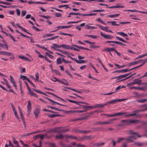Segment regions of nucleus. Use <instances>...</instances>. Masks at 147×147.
Returning a JSON list of instances; mask_svg holds the SVG:
<instances>
[{
    "label": "nucleus",
    "mask_w": 147,
    "mask_h": 147,
    "mask_svg": "<svg viewBox=\"0 0 147 147\" xmlns=\"http://www.w3.org/2000/svg\"><path fill=\"white\" fill-rule=\"evenodd\" d=\"M79 15V16H82L83 14L79 13H74V12H70L69 13V15L67 16V17H70L71 16V15Z\"/></svg>",
    "instance_id": "obj_15"
},
{
    "label": "nucleus",
    "mask_w": 147,
    "mask_h": 147,
    "mask_svg": "<svg viewBox=\"0 0 147 147\" xmlns=\"http://www.w3.org/2000/svg\"><path fill=\"white\" fill-rule=\"evenodd\" d=\"M124 11H131V12H138L139 13V12H141L140 11H138L136 9L126 10H124Z\"/></svg>",
    "instance_id": "obj_50"
},
{
    "label": "nucleus",
    "mask_w": 147,
    "mask_h": 147,
    "mask_svg": "<svg viewBox=\"0 0 147 147\" xmlns=\"http://www.w3.org/2000/svg\"><path fill=\"white\" fill-rule=\"evenodd\" d=\"M140 121L138 120H132L131 119H125L121 120V122L123 123V126L131 125V124L134 125L138 123Z\"/></svg>",
    "instance_id": "obj_1"
},
{
    "label": "nucleus",
    "mask_w": 147,
    "mask_h": 147,
    "mask_svg": "<svg viewBox=\"0 0 147 147\" xmlns=\"http://www.w3.org/2000/svg\"><path fill=\"white\" fill-rule=\"evenodd\" d=\"M72 46H74V47H76L77 48H78L79 49H84V50H89V51H91V50L88 49V48H85V47H81V46H78V45H71Z\"/></svg>",
    "instance_id": "obj_16"
},
{
    "label": "nucleus",
    "mask_w": 147,
    "mask_h": 147,
    "mask_svg": "<svg viewBox=\"0 0 147 147\" xmlns=\"http://www.w3.org/2000/svg\"><path fill=\"white\" fill-rule=\"evenodd\" d=\"M0 54L9 56L11 55V53L8 52L0 51Z\"/></svg>",
    "instance_id": "obj_14"
},
{
    "label": "nucleus",
    "mask_w": 147,
    "mask_h": 147,
    "mask_svg": "<svg viewBox=\"0 0 147 147\" xmlns=\"http://www.w3.org/2000/svg\"><path fill=\"white\" fill-rule=\"evenodd\" d=\"M73 26V25H71L70 26H58L56 28H57L58 29L59 28H70L72 26Z\"/></svg>",
    "instance_id": "obj_21"
},
{
    "label": "nucleus",
    "mask_w": 147,
    "mask_h": 147,
    "mask_svg": "<svg viewBox=\"0 0 147 147\" xmlns=\"http://www.w3.org/2000/svg\"><path fill=\"white\" fill-rule=\"evenodd\" d=\"M116 103H117L116 100L114 99L108 102L107 103V104H115Z\"/></svg>",
    "instance_id": "obj_37"
},
{
    "label": "nucleus",
    "mask_w": 147,
    "mask_h": 147,
    "mask_svg": "<svg viewBox=\"0 0 147 147\" xmlns=\"http://www.w3.org/2000/svg\"><path fill=\"white\" fill-rule=\"evenodd\" d=\"M84 35L85 36H88L89 37H90L93 39H96L97 38V36H94V35H91L85 34Z\"/></svg>",
    "instance_id": "obj_41"
},
{
    "label": "nucleus",
    "mask_w": 147,
    "mask_h": 147,
    "mask_svg": "<svg viewBox=\"0 0 147 147\" xmlns=\"http://www.w3.org/2000/svg\"><path fill=\"white\" fill-rule=\"evenodd\" d=\"M65 88H67V89H70V90H73V91H74L77 92H78V93H80V94H82V93L80 91H78V90H76V89H74V88H70V87H65Z\"/></svg>",
    "instance_id": "obj_26"
},
{
    "label": "nucleus",
    "mask_w": 147,
    "mask_h": 147,
    "mask_svg": "<svg viewBox=\"0 0 147 147\" xmlns=\"http://www.w3.org/2000/svg\"><path fill=\"white\" fill-rule=\"evenodd\" d=\"M117 139H117V142L118 143H119L121 141H122L123 140H125V138H117Z\"/></svg>",
    "instance_id": "obj_45"
},
{
    "label": "nucleus",
    "mask_w": 147,
    "mask_h": 147,
    "mask_svg": "<svg viewBox=\"0 0 147 147\" xmlns=\"http://www.w3.org/2000/svg\"><path fill=\"white\" fill-rule=\"evenodd\" d=\"M4 46H5V47L7 49V50H8V47L7 42H5V44L4 45H3L0 42V47H3Z\"/></svg>",
    "instance_id": "obj_36"
},
{
    "label": "nucleus",
    "mask_w": 147,
    "mask_h": 147,
    "mask_svg": "<svg viewBox=\"0 0 147 147\" xmlns=\"http://www.w3.org/2000/svg\"><path fill=\"white\" fill-rule=\"evenodd\" d=\"M100 34L101 36L103 37L105 39H110L113 38L112 36L108 35L105 34H103L101 32H100Z\"/></svg>",
    "instance_id": "obj_6"
},
{
    "label": "nucleus",
    "mask_w": 147,
    "mask_h": 147,
    "mask_svg": "<svg viewBox=\"0 0 147 147\" xmlns=\"http://www.w3.org/2000/svg\"><path fill=\"white\" fill-rule=\"evenodd\" d=\"M62 61L60 58H58L57 60V63L59 65L61 64Z\"/></svg>",
    "instance_id": "obj_47"
},
{
    "label": "nucleus",
    "mask_w": 147,
    "mask_h": 147,
    "mask_svg": "<svg viewBox=\"0 0 147 147\" xmlns=\"http://www.w3.org/2000/svg\"><path fill=\"white\" fill-rule=\"evenodd\" d=\"M68 6V5H59L58 6V7L59 8H61L62 7H67L65 8V9L67 8H71L70 7H67V6Z\"/></svg>",
    "instance_id": "obj_49"
},
{
    "label": "nucleus",
    "mask_w": 147,
    "mask_h": 147,
    "mask_svg": "<svg viewBox=\"0 0 147 147\" xmlns=\"http://www.w3.org/2000/svg\"><path fill=\"white\" fill-rule=\"evenodd\" d=\"M46 136V135H44V134L43 135L40 134L39 135V137L42 140H43L44 139V136Z\"/></svg>",
    "instance_id": "obj_62"
},
{
    "label": "nucleus",
    "mask_w": 147,
    "mask_h": 147,
    "mask_svg": "<svg viewBox=\"0 0 147 147\" xmlns=\"http://www.w3.org/2000/svg\"><path fill=\"white\" fill-rule=\"evenodd\" d=\"M47 107H49L51 109H54L55 110L59 111H63V110H62V109H58V108H56L54 107L51 106H47Z\"/></svg>",
    "instance_id": "obj_28"
},
{
    "label": "nucleus",
    "mask_w": 147,
    "mask_h": 147,
    "mask_svg": "<svg viewBox=\"0 0 147 147\" xmlns=\"http://www.w3.org/2000/svg\"><path fill=\"white\" fill-rule=\"evenodd\" d=\"M55 138L57 139H62L63 138V136L62 134H60L58 135H57L55 136Z\"/></svg>",
    "instance_id": "obj_31"
},
{
    "label": "nucleus",
    "mask_w": 147,
    "mask_h": 147,
    "mask_svg": "<svg viewBox=\"0 0 147 147\" xmlns=\"http://www.w3.org/2000/svg\"><path fill=\"white\" fill-rule=\"evenodd\" d=\"M76 147H86V146L84 145L79 144L76 145Z\"/></svg>",
    "instance_id": "obj_64"
},
{
    "label": "nucleus",
    "mask_w": 147,
    "mask_h": 147,
    "mask_svg": "<svg viewBox=\"0 0 147 147\" xmlns=\"http://www.w3.org/2000/svg\"><path fill=\"white\" fill-rule=\"evenodd\" d=\"M58 82L61 83V84H63V85H65V86H68L69 85V84L67 83H66L64 82H63V81L61 80H59L58 81Z\"/></svg>",
    "instance_id": "obj_59"
},
{
    "label": "nucleus",
    "mask_w": 147,
    "mask_h": 147,
    "mask_svg": "<svg viewBox=\"0 0 147 147\" xmlns=\"http://www.w3.org/2000/svg\"><path fill=\"white\" fill-rule=\"evenodd\" d=\"M107 105V103L105 104L104 105H102L101 104H96V105L94 107H92L93 108H103L104 106L106 105Z\"/></svg>",
    "instance_id": "obj_17"
},
{
    "label": "nucleus",
    "mask_w": 147,
    "mask_h": 147,
    "mask_svg": "<svg viewBox=\"0 0 147 147\" xmlns=\"http://www.w3.org/2000/svg\"><path fill=\"white\" fill-rule=\"evenodd\" d=\"M62 47L63 48L65 49H72V47H71L69 45L63 44L62 45Z\"/></svg>",
    "instance_id": "obj_19"
},
{
    "label": "nucleus",
    "mask_w": 147,
    "mask_h": 147,
    "mask_svg": "<svg viewBox=\"0 0 147 147\" xmlns=\"http://www.w3.org/2000/svg\"><path fill=\"white\" fill-rule=\"evenodd\" d=\"M20 142H21L22 144L23 145V146L24 147L27 146V147H29L27 144H25L23 141L22 140H20Z\"/></svg>",
    "instance_id": "obj_60"
},
{
    "label": "nucleus",
    "mask_w": 147,
    "mask_h": 147,
    "mask_svg": "<svg viewBox=\"0 0 147 147\" xmlns=\"http://www.w3.org/2000/svg\"><path fill=\"white\" fill-rule=\"evenodd\" d=\"M53 71L57 75H61V74L60 72L58 71H57V70L54 69Z\"/></svg>",
    "instance_id": "obj_63"
},
{
    "label": "nucleus",
    "mask_w": 147,
    "mask_h": 147,
    "mask_svg": "<svg viewBox=\"0 0 147 147\" xmlns=\"http://www.w3.org/2000/svg\"><path fill=\"white\" fill-rule=\"evenodd\" d=\"M124 7L123 6L116 5V6H112L107 7V8H109L111 9V8H123Z\"/></svg>",
    "instance_id": "obj_29"
},
{
    "label": "nucleus",
    "mask_w": 147,
    "mask_h": 147,
    "mask_svg": "<svg viewBox=\"0 0 147 147\" xmlns=\"http://www.w3.org/2000/svg\"><path fill=\"white\" fill-rule=\"evenodd\" d=\"M82 107V109H84L83 111H86L85 112H86L87 111L90 110V108H93L92 106H87L86 105H82V106H81Z\"/></svg>",
    "instance_id": "obj_7"
},
{
    "label": "nucleus",
    "mask_w": 147,
    "mask_h": 147,
    "mask_svg": "<svg viewBox=\"0 0 147 147\" xmlns=\"http://www.w3.org/2000/svg\"><path fill=\"white\" fill-rule=\"evenodd\" d=\"M104 142H102L101 143H96L94 144V145L95 146H101L105 144Z\"/></svg>",
    "instance_id": "obj_39"
},
{
    "label": "nucleus",
    "mask_w": 147,
    "mask_h": 147,
    "mask_svg": "<svg viewBox=\"0 0 147 147\" xmlns=\"http://www.w3.org/2000/svg\"><path fill=\"white\" fill-rule=\"evenodd\" d=\"M134 145H135L137 146H142L143 145V144L142 143H140L139 142H135L134 143Z\"/></svg>",
    "instance_id": "obj_57"
},
{
    "label": "nucleus",
    "mask_w": 147,
    "mask_h": 147,
    "mask_svg": "<svg viewBox=\"0 0 147 147\" xmlns=\"http://www.w3.org/2000/svg\"><path fill=\"white\" fill-rule=\"evenodd\" d=\"M116 38L121 41V42H126V43H128V42H127V41H125V40H124L122 38H120L118 36H116Z\"/></svg>",
    "instance_id": "obj_35"
},
{
    "label": "nucleus",
    "mask_w": 147,
    "mask_h": 147,
    "mask_svg": "<svg viewBox=\"0 0 147 147\" xmlns=\"http://www.w3.org/2000/svg\"><path fill=\"white\" fill-rule=\"evenodd\" d=\"M143 65V64H141L140 65H138V66H137L136 67H134L133 68H131V69H129V68H128V71H130L132 70L133 69H136L142 66Z\"/></svg>",
    "instance_id": "obj_42"
},
{
    "label": "nucleus",
    "mask_w": 147,
    "mask_h": 147,
    "mask_svg": "<svg viewBox=\"0 0 147 147\" xmlns=\"http://www.w3.org/2000/svg\"><path fill=\"white\" fill-rule=\"evenodd\" d=\"M31 103L30 100H29L28 102V105L27 106V112L29 114L30 113V110L31 109Z\"/></svg>",
    "instance_id": "obj_13"
},
{
    "label": "nucleus",
    "mask_w": 147,
    "mask_h": 147,
    "mask_svg": "<svg viewBox=\"0 0 147 147\" xmlns=\"http://www.w3.org/2000/svg\"><path fill=\"white\" fill-rule=\"evenodd\" d=\"M127 113L126 112H119L116 113L114 114L115 116H120L127 114Z\"/></svg>",
    "instance_id": "obj_23"
},
{
    "label": "nucleus",
    "mask_w": 147,
    "mask_h": 147,
    "mask_svg": "<svg viewBox=\"0 0 147 147\" xmlns=\"http://www.w3.org/2000/svg\"><path fill=\"white\" fill-rule=\"evenodd\" d=\"M110 122H108V121H99L94 123L93 125H104L105 124H110Z\"/></svg>",
    "instance_id": "obj_4"
},
{
    "label": "nucleus",
    "mask_w": 147,
    "mask_h": 147,
    "mask_svg": "<svg viewBox=\"0 0 147 147\" xmlns=\"http://www.w3.org/2000/svg\"><path fill=\"white\" fill-rule=\"evenodd\" d=\"M99 111H98L97 110H96L93 112H90L89 113H86V115H87V116L88 117L92 115H94V113H98Z\"/></svg>",
    "instance_id": "obj_25"
},
{
    "label": "nucleus",
    "mask_w": 147,
    "mask_h": 147,
    "mask_svg": "<svg viewBox=\"0 0 147 147\" xmlns=\"http://www.w3.org/2000/svg\"><path fill=\"white\" fill-rule=\"evenodd\" d=\"M135 81V84H141L142 80H138V79H135L134 80Z\"/></svg>",
    "instance_id": "obj_30"
},
{
    "label": "nucleus",
    "mask_w": 147,
    "mask_h": 147,
    "mask_svg": "<svg viewBox=\"0 0 147 147\" xmlns=\"http://www.w3.org/2000/svg\"><path fill=\"white\" fill-rule=\"evenodd\" d=\"M60 145L62 147H71L72 146L70 145L65 144L62 142H60Z\"/></svg>",
    "instance_id": "obj_27"
},
{
    "label": "nucleus",
    "mask_w": 147,
    "mask_h": 147,
    "mask_svg": "<svg viewBox=\"0 0 147 147\" xmlns=\"http://www.w3.org/2000/svg\"><path fill=\"white\" fill-rule=\"evenodd\" d=\"M118 34L122 36L123 37L127 36V34H125L123 32H118L117 33Z\"/></svg>",
    "instance_id": "obj_32"
},
{
    "label": "nucleus",
    "mask_w": 147,
    "mask_h": 147,
    "mask_svg": "<svg viewBox=\"0 0 147 147\" xmlns=\"http://www.w3.org/2000/svg\"><path fill=\"white\" fill-rule=\"evenodd\" d=\"M124 76H125V75H124L123 74L120 75V76H116L114 78H111V79H116V80H117V81L119 80H119H121V79H122V78H124L125 77H124Z\"/></svg>",
    "instance_id": "obj_12"
},
{
    "label": "nucleus",
    "mask_w": 147,
    "mask_h": 147,
    "mask_svg": "<svg viewBox=\"0 0 147 147\" xmlns=\"http://www.w3.org/2000/svg\"><path fill=\"white\" fill-rule=\"evenodd\" d=\"M67 55L68 57L69 58H70V59H72L73 60H74V59H75V58H73L70 56H74L73 54L71 53H69L68 52V53H67Z\"/></svg>",
    "instance_id": "obj_33"
},
{
    "label": "nucleus",
    "mask_w": 147,
    "mask_h": 147,
    "mask_svg": "<svg viewBox=\"0 0 147 147\" xmlns=\"http://www.w3.org/2000/svg\"><path fill=\"white\" fill-rule=\"evenodd\" d=\"M48 116L50 118H53L57 116L61 117L62 115L59 114H49Z\"/></svg>",
    "instance_id": "obj_24"
},
{
    "label": "nucleus",
    "mask_w": 147,
    "mask_h": 147,
    "mask_svg": "<svg viewBox=\"0 0 147 147\" xmlns=\"http://www.w3.org/2000/svg\"><path fill=\"white\" fill-rule=\"evenodd\" d=\"M8 88L9 89V90L10 92L14 93L15 94H16L14 92L13 90L11 88V87L10 86L9 84L7 85Z\"/></svg>",
    "instance_id": "obj_51"
},
{
    "label": "nucleus",
    "mask_w": 147,
    "mask_h": 147,
    "mask_svg": "<svg viewBox=\"0 0 147 147\" xmlns=\"http://www.w3.org/2000/svg\"><path fill=\"white\" fill-rule=\"evenodd\" d=\"M115 51V49L114 48H105L103 50V51H106L110 52L111 51Z\"/></svg>",
    "instance_id": "obj_18"
},
{
    "label": "nucleus",
    "mask_w": 147,
    "mask_h": 147,
    "mask_svg": "<svg viewBox=\"0 0 147 147\" xmlns=\"http://www.w3.org/2000/svg\"><path fill=\"white\" fill-rule=\"evenodd\" d=\"M119 14L117 13L116 14H114L112 15H109L107 16V17L110 18H115L119 16Z\"/></svg>",
    "instance_id": "obj_34"
},
{
    "label": "nucleus",
    "mask_w": 147,
    "mask_h": 147,
    "mask_svg": "<svg viewBox=\"0 0 147 147\" xmlns=\"http://www.w3.org/2000/svg\"><path fill=\"white\" fill-rule=\"evenodd\" d=\"M61 128V127H56L50 129L49 132L58 133H63L62 129H60Z\"/></svg>",
    "instance_id": "obj_2"
},
{
    "label": "nucleus",
    "mask_w": 147,
    "mask_h": 147,
    "mask_svg": "<svg viewBox=\"0 0 147 147\" xmlns=\"http://www.w3.org/2000/svg\"><path fill=\"white\" fill-rule=\"evenodd\" d=\"M125 140L126 142L131 143L134 142V140L132 138L131 136H128L127 138L125 139Z\"/></svg>",
    "instance_id": "obj_9"
},
{
    "label": "nucleus",
    "mask_w": 147,
    "mask_h": 147,
    "mask_svg": "<svg viewBox=\"0 0 147 147\" xmlns=\"http://www.w3.org/2000/svg\"><path fill=\"white\" fill-rule=\"evenodd\" d=\"M147 101V99H142L137 100V102L141 103H143Z\"/></svg>",
    "instance_id": "obj_44"
},
{
    "label": "nucleus",
    "mask_w": 147,
    "mask_h": 147,
    "mask_svg": "<svg viewBox=\"0 0 147 147\" xmlns=\"http://www.w3.org/2000/svg\"><path fill=\"white\" fill-rule=\"evenodd\" d=\"M96 14V13H92L88 14H83V16H90L94 15H95Z\"/></svg>",
    "instance_id": "obj_48"
},
{
    "label": "nucleus",
    "mask_w": 147,
    "mask_h": 147,
    "mask_svg": "<svg viewBox=\"0 0 147 147\" xmlns=\"http://www.w3.org/2000/svg\"><path fill=\"white\" fill-rule=\"evenodd\" d=\"M93 137L91 136H87L84 137V138L88 140L89 139H92L93 138Z\"/></svg>",
    "instance_id": "obj_56"
},
{
    "label": "nucleus",
    "mask_w": 147,
    "mask_h": 147,
    "mask_svg": "<svg viewBox=\"0 0 147 147\" xmlns=\"http://www.w3.org/2000/svg\"><path fill=\"white\" fill-rule=\"evenodd\" d=\"M101 128V127H97L96 128H95V127L93 128H92V129L94 131H100V129Z\"/></svg>",
    "instance_id": "obj_46"
},
{
    "label": "nucleus",
    "mask_w": 147,
    "mask_h": 147,
    "mask_svg": "<svg viewBox=\"0 0 147 147\" xmlns=\"http://www.w3.org/2000/svg\"><path fill=\"white\" fill-rule=\"evenodd\" d=\"M28 3L29 4H36V3H38V4H46L48 3L47 2H42L40 1H29L28 2Z\"/></svg>",
    "instance_id": "obj_11"
},
{
    "label": "nucleus",
    "mask_w": 147,
    "mask_h": 147,
    "mask_svg": "<svg viewBox=\"0 0 147 147\" xmlns=\"http://www.w3.org/2000/svg\"><path fill=\"white\" fill-rule=\"evenodd\" d=\"M108 28V27H105L104 28L105 29L104 31H105L107 32L112 33V32L111 30L107 29Z\"/></svg>",
    "instance_id": "obj_61"
},
{
    "label": "nucleus",
    "mask_w": 147,
    "mask_h": 147,
    "mask_svg": "<svg viewBox=\"0 0 147 147\" xmlns=\"http://www.w3.org/2000/svg\"><path fill=\"white\" fill-rule=\"evenodd\" d=\"M144 60L143 59H140L139 60L136 61H134L133 62H131L129 63V66H131L132 65H134L135 64H138L140 62H141L142 63H143Z\"/></svg>",
    "instance_id": "obj_5"
},
{
    "label": "nucleus",
    "mask_w": 147,
    "mask_h": 147,
    "mask_svg": "<svg viewBox=\"0 0 147 147\" xmlns=\"http://www.w3.org/2000/svg\"><path fill=\"white\" fill-rule=\"evenodd\" d=\"M54 101L55 102H52V105H55V104H56L57 105H61V106H64V107H67V105H63L62 104H60V103H59L57 102H56L54 100Z\"/></svg>",
    "instance_id": "obj_38"
},
{
    "label": "nucleus",
    "mask_w": 147,
    "mask_h": 147,
    "mask_svg": "<svg viewBox=\"0 0 147 147\" xmlns=\"http://www.w3.org/2000/svg\"><path fill=\"white\" fill-rule=\"evenodd\" d=\"M134 113H132L129 115H125L124 116L125 117H127V116H136V112H134Z\"/></svg>",
    "instance_id": "obj_53"
},
{
    "label": "nucleus",
    "mask_w": 147,
    "mask_h": 147,
    "mask_svg": "<svg viewBox=\"0 0 147 147\" xmlns=\"http://www.w3.org/2000/svg\"><path fill=\"white\" fill-rule=\"evenodd\" d=\"M20 78L23 79V80H26L27 81L29 80V79L27 78L26 76L24 75L21 76Z\"/></svg>",
    "instance_id": "obj_43"
},
{
    "label": "nucleus",
    "mask_w": 147,
    "mask_h": 147,
    "mask_svg": "<svg viewBox=\"0 0 147 147\" xmlns=\"http://www.w3.org/2000/svg\"><path fill=\"white\" fill-rule=\"evenodd\" d=\"M40 112V107L39 105H38L33 112L36 119H37L38 117Z\"/></svg>",
    "instance_id": "obj_3"
},
{
    "label": "nucleus",
    "mask_w": 147,
    "mask_h": 147,
    "mask_svg": "<svg viewBox=\"0 0 147 147\" xmlns=\"http://www.w3.org/2000/svg\"><path fill=\"white\" fill-rule=\"evenodd\" d=\"M0 3H2L4 4H5L7 5H10L11 3L9 2H4L2 1H0Z\"/></svg>",
    "instance_id": "obj_54"
},
{
    "label": "nucleus",
    "mask_w": 147,
    "mask_h": 147,
    "mask_svg": "<svg viewBox=\"0 0 147 147\" xmlns=\"http://www.w3.org/2000/svg\"><path fill=\"white\" fill-rule=\"evenodd\" d=\"M18 57L20 58L23 59H24L25 60L27 61H31L30 60L29 58L28 57H26L25 56H19Z\"/></svg>",
    "instance_id": "obj_22"
},
{
    "label": "nucleus",
    "mask_w": 147,
    "mask_h": 147,
    "mask_svg": "<svg viewBox=\"0 0 147 147\" xmlns=\"http://www.w3.org/2000/svg\"><path fill=\"white\" fill-rule=\"evenodd\" d=\"M147 110V107L142 109H140V110H137L136 111H134V112H136L137 113L139 112H141V111H145Z\"/></svg>",
    "instance_id": "obj_40"
},
{
    "label": "nucleus",
    "mask_w": 147,
    "mask_h": 147,
    "mask_svg": "<svg viewBox=\"0 0 147 147\" xmlns=\"http://www.w3.org/2000/svg\"><path fill=\"white\" fill-rule=\"evenodd\" d=\"M74 61H75L76 63L79 64L84 63L87 62L86 61L84 60H77L76 59H74Z\"/></svg>",
    "instance_id": "obj_20"
},
{
    "label": "nucleus",
    "mask_w": 147,
    "mask_h": 147,
    "mask_svg": "<svg viewBox=\"0 0 147 147\" xmlns=\"http://www.w3.org/2000/svg\"><path fill=\"white\" fill-rule=\"evenodd\" d=\"M19 82L20 90L21 91V93L22 94V96L24 94L23 92V91L22 90V82H20V81H19Z\"/></svg>",
    "instance_id": "obj_52"
},
{
    "label": "nucleus",
    "mask_w": 147,
    "mask_h": 147,
    "mask_svg": "<svg viewBox=\"0 0 147 147\" xmlns=\"http://www.w3.org/2000/svg\"><path fill=\"white\" fill-rule=\"evenodd\" d=\"M12 139L13 140V142L14 144L16 145V144H17V143H18L17 141L16 140V139L15 137L14 136H12Z\"/></svg>",
    "instance_id": "obj_58"
},
{
    "label": "nucleus",
    "mask_w": 147,
    "mask_h": 147,
    "mask_svg": "<svg viewBox=\"0 0 147 147\" xmlns=\"http://www.w3.org/2000/svg\"><path fill=\"white\" fill-rule=\"evenodd\" d=\"M128 71V68L122 69V70H117V71H114L112 72L113 73H125Z\"/></svg>",
    "instance_id": "obj_10"
},
{
    "label": "nucleus",
    "mask_w": 147,
    "mask_h": 147,
    "mask_svg": "<svg viewBox=\"0 0 147 147\" xmlns=\"http://www.w3.org/2000/svg\"><path fill=\"white\" fill-rule=\"evenodd\" d=\"M97 20L98 22H100L102 24L104 25L106 24L100 18H98Z\"/></svg>",
    "instance_id": "obj_55"
},
{
    "label": "nucleus",
    "mask_w": 147,
    "mask_h": 147,
    "mask_svg": "<svg viewBox=\"0 0 147 147\" xmlns=\"http://www.w3.org/2000/svg\"><path fill=\"white\" fill-rule=\"evenodd\" d=\"M51 48L53 49L54 50L59 51L61 52V53L62 54L64 55H67V53H68L67 51L61 50L59 49H57L55 47H53V46H51Z\"/></svg>",
    "instance_id": "obj_8"
}]
</instances>
